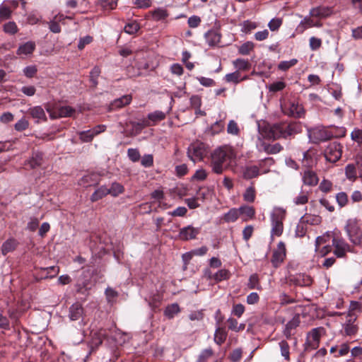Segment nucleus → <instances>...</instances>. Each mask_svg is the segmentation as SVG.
<instances>
[{
	"instance_id": "1",
	"label": "nucleus",
	"mask_w": 362,
	"mask_h": 362,
	"mask_svg": "<svg viewBox=\"0 0 362 362\" xmlns=\"http://www.w3.org/2000/svg\"><path fill=\"white\" fill-rule=\"evenodd\" d=\"M236 157L233 148L230 146H222L214 151L211 154V166L213 171L221 174L224 170V164L231 162Z\"/></svg>"
},
{
	"instance_id": "2",
	"label": "nucleus",
	"mask_w": 362,
	"mask_h": 362,
	"mask_svg": "<svg viewBox=\"0 0 362 362\" xmlns=\"http://www.w3.org/2000/svg\"><path fill=\"white\" fill-rule=\"evenodd\" d=\"M302 131V126L298 122L288 124H274L271 127L268 136L273 139L287 138L297 134Z\"/></svg>"
},
{
	"instance_id": "3",
	"label": "nucleus",
	"mask_w": 362,
	"mask_h": 362,
	"mask_svg": "<svg viewBox=\"0 0 362 362\" xmlns=\"http://www.w3.org/2000/svg\"><path fill=\"white\" fill-rule=\"evenodd\" d=\"M286 211L282 207H274L270 214L271 238L280 237L284 231L283 221L286 217Z\"/></svg>"
},
{
	"instance_id": "4",
	"label": "nucleus",
	"mask_w": 362,
	"mask_h": 362,
	"mask_svg": "<svg viewBox=\"0 0 362 362\" xmlns=\"http://www.w3.org/2000/svg\"><path fill=\"white\" fill-rule=\"evenodd\" d=\"M346 231L350 241L354 245H359L362 240V222L349 220L346 226Z\"/></svg>"
},
{
	"instance_id": "5",
	"label": "nucleus",
	"mask_w": 362,
	"mask_h": 362,
	"mask_svg": "<svg viewBox=\"0 0 362 362\" xmlns=\"http://www.w3.org/2000/svg\"><path fill=\"white\" fill-rule=\"evenodd\" d=\"M207 153L206 145L200 141H196L188 147V157L194 163L202 160Z\"/></svg>"
},
{
	"instance_id": "6",
	"label": "nucleus",
	"mask_w": 362,
	"mask_h": 362,
	"mask_svg": "<svg viewBox=\"0 0 362 362\" xmlns=\"http://www.w3.org/2000/svg\"><path fill=\"white\" fill-rule=\"evenodd\" d=\"M310 140L313 143H319L329 140L332 134L324 127H317L308 130Z\"/></svg>"
},
{
	"instance_id": "7",
	"label": "nucleus",
	"mask_w": 362,
	"mask_h": 362,
	"mask_svg": "<svg viewBox=\"0 0 362 362\" xmlns=\"http://www.w3.org/2000/svg\"><path fill=\"white\" fill-rule=\"evenodd\" d=\"M357 316L353 313H347L346 315V321L343 324V332L345 335L353 336L355 335L358 329L356 324Z\"/></svg>"
},
{
	"instance_id": "8",
	"label": "nucleus",
	"mask_w": 362,
	"mask_h": 362,
	"mask_svg": "<svg viewBox=\"0 0 362 362\" xmlns=\"http://www.w3.org/2000/svg\"><path fill=\"white\" fill-rule=\"evenodd\" d=\"M341 156L340 144L337 142L331 143L325 150V157L330 163H335Z\"/></svg>"
},
{
	"instance_id": "9",
	"label": "nucleus",
	"mask_w": 362,
	"mask_h": 362,
	"mask_svg": "<svg viewBox=\"0 0 362 362\" xmlns=\"http://www.w3.org/2000/svg\"><path fill=\"white\" fill-rule=\"evenodd\" d=\"M332 245L334 247V253L337 257H343L346 252H350V246L344 240L337 237L332 238Z\"/></svg>"
},
{
	"instance_id": "10",
	"label": "nucleus",
	"mask_w": 362,
	"mask_h": 362,
	"mask_svg": "<svg viewBox=\"0 0 362 362\" xmlns=\"http://www.w3.org/2000/svg\"><path fill=\"white\" fill-rule=\"evenodd\" d=\"M322 332V329L320 327L315 328L311 330L308 335L307 349L314 350L319 346L320 337Z\"/></svg>"
},
{
	"instance_id": "11",
	"label": "nucleus",
	"mask_w": 362,
	"mask_h": 362,
	"mask_svg": "<svg viewBox=\"0 0 362 362\" xmlns=\"http://www.w3.org/2000/svg\"><path fill=\"white\" fill-rule=\"evenodd\" d=\"M47 111L49 112V117L52 119L71 117L74 112V110L70 106H62L56 110L47 107Z\"/></svg>"
},
{
	"instance_id": "12",
	"label": "nucleus",
	"mask_w": 362,
	"mask_h": 362,
	"mask_svg": "<svg viewBox=\"0 0 362 362\" xmlns=\"http://www.w3.org/2000/svg\"><path fill=\"white\" fill-rule=\"evenodd\" d=\"M105 129L106 127L101 124L96 126L92 129L81 132L79 134L80 139L83 142H89L94 138V136L105 132Z\"/></svg>"
},
{
	"instance_id": "13",
	"label": "nucleus",
	"mask_w": 362,
	"mask_h": 362,
	"mask_svg": "<svg viewBox=\"0 0 362 362\" xmlns=\"http://www.w3.org/2000/svg\"><path fill=\"white\" fill-rule=\"evenodd\" d=\"M83 308L80 303H74L69 308V317L71 320L75 321L81 318V321L80 322L81 326H84L86 324L83 317Z\"/></svg>"
},
{
	"instance_id": "14",
	"label": "nucleus",
	"mask_w": 362,
	"mask_h": 362,
	"mask_svg": "<svg viewBox=\"0 0 362 362\" xmlns=\"http://www.w3.org/2000/svg\"><path fill=\"white\" fill-rule=\"evenodd\" d=\"M199 232V228H194L192 226H188L180 229L178 237L182 240L195 239Z\"/></svg>"
},
{
	"instance_id": "15",
	"label": "nucleus",
	"mask_w": 362,
	"mask_h": 362,
	"mask_svg": "<svg viewBox=\"0 0 362 362\" xmlns=\"http://www.w3.org/2000/svg\"><path fill=\"white\" fill-rule=\"evenodd\" d=\"M286 256V247L283 242H279L276 250L274 251L272 262L274 267H277L283 262Z\"/></svg>"
},
{
	"instance_id": "16",
	"label": "nucleus",
	"mask_w": 362,
	"mask_h": 362,
	"mask_svg": "<svg viewBox=\"0 0 362 362\" xmlns=\"http://www.w3.org/2000/svg\"><path fill=\"white\" fill-rule=\"evenodd\" d=\"M105 330H99L94 332H91V339L89 341V347L90 352L97 349L103 342V340L105 335Z\"/></svg>"
},
{
	"instance_id": "17",
	"label": "nucleus",
	"mask_w": 362,
	"mask_h": 362,
	"mask_svg": "<svg viewBox=\"0 0 362 362\" xmlns=\"http://www.w3.org/2000/svg\"><path fill=\"white\" fill-rule=\"evenodd\" d=\"M303 184L308 186H315L319 182V177L315 172L308 169L302 174Z\"/></svg>"
},
{
	"instance_id": "18",
	"label": "nucleus",
	"mask_w": 362,
	"mask_h": 362,
	"mask_svg": "<svg viewBox=\"0 0 362 362\" xmlns=\"http://www.w3.org/2000/svg\"><path fill=\"white\" fill-rule=\"evenodd\" d=\"M286 113L293 117H301L304 115V110L298 103L290 102Z\"/></svg>"
},
{
	"instance_id": "19",
	"label": "nucleus",
	"mask_w": 362,
	"mask_h": 362,
	"mask_svg": "<svg viewBox=\"0 0 362 362\" xmlns=\"http://www.w3.org/2000/svg\"><path fill=\"white\" fill-rule=\"evenodd\" d=\"M36 47V44L33 41H28L21 44L17 49L16 54L20 56L29 55L33 54Z\"/></svg>"
},
{
	"instance_id": "20",
	"label": "nucleus",
	"mask_w": 362,
	"mask_h": 362,
	"mask_svg": "<svg viewBox=\"0 0 362 362\" xmlns=\"http://www.w3.org/2000/svg\"><path fill=\"white\" fill-rule=\"evenodd\" d=\"M240 216L242 218L243 221H247L253 219L255 215V210L253 206L243 205L239 207Z\"/></svg>"
},
{
	"instance_id": "21",
	"label": "nucleus",
	"mask_w": 362,
	"mask_h": 362,
	"mask_svg": "<svg viewBox=\"0 0 362 362\" xmlns=\"http://www.w3.org/2000/svg\"><path fill=\"white\" fill-rule=\"evenodd\" d=\"M28 113L33 119H37V122L47 120L45 112L41 106L30 107L28 110Z\"/></svg>"
},
{
	"instance_id": "22",
	"label": "nucleus",
	"mask_w": 362,
	"mask_h": 362,
	"mask_svg": "<svg viewBox=\"0 0 362 362\" xmlns=\"http://www.w3.org/2000/svg\"><path fill=\"white\" fill-rule=\"evenodd\" d=\"M132 96L130 95H125L122 97L115 100L111 103V110L122 108L124 106L129 105L132 101Z\"/></svg>"
},
{
	"instance_id": "23",
	"label": "nucleus",
	"mask_w": 362,
	"mask_h": 362,
	"mask_svg": "<svg viewBox=\"0 0 362 362\" xmlns=\"http://www.w3.org/2000/svg\"><path fill=\"white\" fill-rule=\"evenodd\" d=\"M331 10L328 7L319 6L313 8L310 11V16L317 18H325L329 16Z\"/></svg>"
},
{
	"instance_id": "24",
	"label": "nucleus",
	"mask_w": 362,
	"mask_h": 362,
	"mask_svg": "<svg viewBox=\"0 0 362 362\" xmlns=\"http://www.w3.org/2000/svg\"><path fill=\"white\" fill-rule=\"evenodd\" d=\"M206 40L209 45L215 46L221 40V35L215 30H209L206 33Z\"/></svg>"
},
{
	"instance_id": "25",
	"label": "nucleus",
	"mask_w": 362,
	"mask_h": 362,
	"mask_svg": "<svg viewBox=\"0 0 362 362\" xmlns=\"http://www.w3.org/2000/svg\"><path fill=\"white\" fill-rule=\"evenodd\" d=\"M336 238L330 233H326L321 236H318L315 240V250H317L319 247H321L323 245L329 244L330 242L332 243V238Z\"/></svg>"
},
{
	"instance_id": "26",
	"label": "nucleus",
	"mask_w": 362,
	"mask_h": 362,
	"mask_svg": "<svg viewBox=\"0 0 362 362\" xmlns=\"http://www.w3.org/2000/svg\"><path fill=\"white\" fill-rule=\"evenodd\" d=\"M17 246V241L13 238L8 239L6 240L1 246V253L3 255H6L8 252H11L15 250Z\"/></svg>"
},
{
	"instance_id": "27",
	"label": "nucleus",
	"mask_w": 362,
	"mask_h": 362,
	"mask_svg": "<svg viewBox=\"0 0 362 362\" xmlns=\"http://www.w3.org/2000/svg\"><path fill=\"white\" fill-rule=\"evenodd\" d=\"M243 173L244 178L249 180L258 176L259 170L256 165L247 166L244 168Z\"/></svg>"
},
{
	"instance_id": "28",
	"label": "nucleus",
	"mask_w": 362,
	"mask_h": 362,
	"mask_svg": "<svg viewBox=\"0 0 362 362\" xmlns=\"http://www.w3.org/2000/svg\"><path fill=\"white\" fill-rule=\"evenodd\" d=\"M301 221L307 226V224L315 226L321 223V217L317 215L305 214L301 217Z\"/></svg>"
},
{
	"instance_id": "29",
	"label": "nucleus",
	"mask_w": 362,
	"mask_h": 362,
	"mask_svg": "<svg viewBox=\"0 0 362 362\" xmlns=\"http://www.w3.org/2000/svg\"><path fill=\"white\" fill-rule=\"evenodd\" d=\"M312 16H305L299 23L297 30L303 33L306 29L314 27V20L311 18Z\"/></svg>"
},
{
	"instance_id": "30",
	"label": "nucleus",
	"mask_w": 362,
	"mask_h": 362,
	"mask_svg": "<svg viewBox=\"0 0 362 362\" xmlns=\"http://www.w3.org/2000/svg\"><path fill=\"white\" fill-rule=\"evenodd\" d=\"M256 197V190L253 185H250L246 188L245 191L243 194L244 201L249 203L255 202Z\"/></svg>"
},
{
	"instance_id": "31",
	"label": "nucleus",
	"mask_w": 362,
	"mask_h": 362,
	"mask_svg": "<svg viewBox=\"0 0 362 362\" xmlns=\"http://www.w3.org/2000/svg\"><path fill=\"white\" fill-rule=\"evenodd\" d=\"M58 272L59 269L54 266L47 268H42L40 270L41 278H53L58 274Z\"/></svg>"
},
{
	"instance_id": "32",
	"label": "nucleus",
	"mask_w": 362,
	"mask_h": 362,
	"mask_svg": "<svg viewBox=\"0 0 362 362\" xmlns=\"http://www.w3.org/2000/svg\"><path fill=\"white\" fill-rule=\"evenodd\" d=\"M98 183V175L95 173L83 176L80 182V185L85 187L90 186Z\"/></svg>"
},
{
	"instance_id": "33",
	"label": "nucleus",
	"mask_w": 362,
	"mask_h": 362,
	"mask_svg": "<svg viewBox=\"0 0 362 362\" xmlns=\"http://www.w3.org/2000/svg\"><path fill=\"white\" fill-rule=\"evenodd\" d=\"M299 325V319L298 317H294L291 320H290L286 325L284 329L285 336L288 338L291 335L292 329L297 327Z\"/></svg>"
},
{
	"instance_id": "34",
	"label": "nucleus",
	"mask_w": 362,
	"mask_h": 362,
	"mask_svg": "<svg viewBox=\"0 0 362 362\" xmlns=\"http://www.w3.org/2000/svg\"><path fill=\"white\" fill-rule=\"evenodd\" d=\"M180 311V307L178 305V304L177 303H173V304H171L170 305H168L165 311H164V313H165V315L169 318V319H172L175 317V315H177V313H179Z\"/></svg>"
},
{
	"instance_id": "35",
	"label": "nucleus",
	"mask_w": 362,
	"mask_h": 362,
	"mask_svg": "<svg viewBox=\"0 0 362 362\" xmlns=\"http://www.w3.org/2000/svg\"><path fill=\"white\" fill-rule=\"evenodd\" d=\"M107 194H109L108 188L105 186H102L94 192V193L90 197V199L92 202H96Z\"/></svg>"
},
{
	"instance_id": "36",
	"label": "nucleus",
	"mask_w": 362,
	"mask_h": 362,
	"mask_svg": "<svg viewBox=\"0 0 362 362\" xmlns=\"http://www.w3.org/2000/svg\"><path fill=\"white\" fill-rule=\"evenodd\" d=\"M239 208H233L228 211L224 216V219L227 222H234L240 217Z\"/></svg>"
},
{
	"instance_id": "37",
	"label": "nucleus",
	"mask_w": 362,
	"mask_h": 362,
	"mask_svg": "<svg viewBox=\"0 0 362 362\" xmlns=\"http://www.w3.org/2000/svg\"><path fill=\"white\" fill-rule=\"evenodd\" d=\"M124 190V188L121 184L118 182H113L110 188L108 189V193L113 197H117L120 194H122Z\"/></svg>"
},
{
	"instance_id": "38",
	"label": "nucleus",
	"mask_w": 362,
	"mask_h": 362,
	"mask_svg": "<svg viewBox=\"0 0 362 362\" xmlns=\"http://www.w3.org/2000/svg\"><path fill=\"white\" fill-rule=\"evenodd\" d=\"M254 49V43L247 41L238 47V52L242 55H247Z\"/></svg>"
},
{
	"instance_id": "39",
	"label": "nucleus",
	"mask_w": 362,
	"mask_h": 362,
	"mask_svg": "<svg viewBox=\"0 0 362 362\" xmlns=\"http://www.w3.org/2000/svg\"><path fill=\"white\" fill-rule=\"evenodd\" d=\"M233 65L238 70L246 71L250 67V64L247 60L243 59H237L233 62Z\"/></svg>"
},
{
	"instance_id": "40",
	"label": "nucleus",
	"mask_w": 362,
	"mask_h": 362,
	"mask_svg": "<svg viewBox=\"0 0 362 362\" xmlns=\"http://www.w3.org/2000/svg\"><path fill=\"white\" fill-rule=\"evenodd\" d=\"M307 226L300 219L298 223L296 226L295 230V235L298 238L303 237L307 232Z\"/></svg>"
},
{
	"instance_id": "41",
	"label": "nucleus",
	"mask_w": 362,
	"mask_h": 362,
	"mask_svg": "<svg viewBox=\"0 0 362 362\" xmlns=\"http://www.w3.org/2000/svg\"><path fill=\"white\" fill-rule=\"evenodd\" d=\"M247 286L250 289L261 290L262 287L259 283V278L257 274H252L250 276Z\"/></svg>"
},
{
	"instance_id": "42",
	"label": "nucleus",
	"mask_w": 362,
	"mask_h": 362,
	"mask_svg": "<svg viewBox=\"0 0 362 362\" xmlns=\"http://www.w3.org/2000/svg\"><path fill=\"white\" fill-rule=\"evenodd\" d=\"M286 87V83L282 81H275L267 86L269 92L276 93L282 90Z\"/></svg>"
},
{
	"instance_id": "43",
	"label": "nucleus",
	"mask_w": 362,
	"mask_h": 362,
	"mask_svg": "<svg viewBox=\"0 0 362 362\" xmlns=\"http://www.w3.org/2000/svg\"><path fill=\"white\" fill-rule=\"evenodd\" d=\"M230 277V272L227 269H220L214 275V280L216 281H221L223 280L228 279Z\"/></svg>"
},
{
	"instance_id": "44",
	"label": "nucleus",
	"mask_w": 362,
	"mask_h": 362,
	"mask_svg": "<svg viewBox=\"0 0 362 362\" xmlns=\"http://www.w3.org/2000/svg\"><path fill=\"white\" fill-rule=\"evenodd\" d=\"M226 332L223 329L218 328L216 330L214 341L216 344L221 345L226 340Z\"/></svg>"
},
{
	"instance_id": "45",
	"label": "nucleus",
	"mask_w": 362,
	"mask_h": 362,
	"mask_svg": "<svg viewBox=\"0 0 362 362\" xmlns=\"http://www.w3.org/2000/svg\"><path fill=\"white\" fill-rule=\"evenodd\" d=\"M313 153L309 150L303 153L302 163L306 167H311L313 165L315 160L312 158Z\"/></svg>"
},
{
	"instance_id": "46",
	"label": "nucleus",
	"mask_w": 362,
	"mask_h": 362,
	"mask_svg": "<svg viewBox=\"0 0 362 362\" xmlns=\"http://www.w3.org/2000/svg\"><path fill=\"white\" fill-rule=\"evenodd\" d=\"M129 123L133 128L131 135H136L139 134L143 128L148 126L146 121H143L142 122H130Z\"/></svg>"
},
{
	"instance_id": "47",
	"label": "nucleus",
	"mask_w": 362,
	"mask_h": 362,
	"mask_svg": "<svg viewBox=\"0 0 362 362\" xmlns=\"http://www.w3.org/2000/svg\"><path fill=\"white\" fill-rule=\"evenodd\" d=\"M228 328L235 332H238L240 330H243L245 329V325L244 324L238 325V322L235 319L229 318L228 320Z\"/></svg>"
},
{
	"instance_id": "48",
	"label": "nucleus",
	"mask_w": 362,
	"mask_h": 362,
	"mask_svg": "<svg viewBox=\"0 0 362 362\" xmlns=\"http://www.w3.org/2000/svg\"><path fill=\"white\" fill-rule=\"evenodd\" d=\"M226 81L227 82H233L235 83H239L240 81L246 78L245 77L240 79V74L238 71H235L233 73L228 74L225 76Z\"/></svg>"
},
{
	"instance_id": "49",
	"label": "nucleus",
	"mask_w": 362,
	"mask_h": 362,
	"mask_svg": "<svg viewBox=\"0 0 362 362\" xmlns=\"http://www.w3.org/2000/svg\"><path fill=\"white\" fill-rule=\"evenodd\" d=\"M345 173L349 180H354L356 178V170L354 165L349 164L345 168Z\"/></svg>"
},
{
	"instance_id": "50",
	"label": "nucleus",
	"mask_w": 362,
	"mask_h": 362,
	"mask_svg": "<svg viewBox=\"0 0 362 362\" xmlns=\"http://www.w3.org/2000/svg\"><path fill=\"white\" fill-rule=\"evenodd\" d=\"M168 13L166 10L163 8H157L152 11V16L156 21H160L167 17Z\"/></svg>"
},
{
	"instance_id": "51",
	"label": "nucleus",
	"mask_w": 362,
	"mask_h": 362,
	"mask_svg": "<svg viewBox=\"0 0 362 362\" xmlns=\"http://www.w3.org/2000/svg\"><path fill=\"white\" fill-rule=\"evenodd\" d=\"M313 280L307 275H300L297 279V283L300 286H308L312 284Z\"/></svg>"
},
{
	"instance_id": "52",
	"label": "nucleus",
	"mask_w": 362,
	"mask_h": 362,
	"mask_svg": "<svg viewBox=\"0 0 362 362\" xmlns=\"http://www.w3.org/2000/svg\"><path fill=\"white\" fill-rule=\"evenodd\" d=\"M42 160V154L41 153H37L30 159L28 160L27 165H28L31 168H34L36 166H38L41 164Z\"/></svg>"
},
{
	"instance_id": "53",
	"label": "nucleus",
	"mask_w": 362,
	"mask_h": 362,
	"mask_svg": "<svg viewBox=\"0 0 362 362\" xmlns=\"http://www.w3.org/2000/svg\"><path fill=\"white\" fill-rule=\"evenodd\" d=\"M297 62L298 61L296 59H292L290 61H283L279 63V64L278 65V67L280 70L286 71L291 66L296 64Z\"/></svg>"
},
{
	"instance_id": "54",
	"label": "nucleus",
	"mask_w": 362,
	"mask_h": 362,
	"mask_svg": "<svg viewBox=\"0 0 362 362\" xmlns=\"http://www.w3.org/2000/svg\"><path fill=\"white\" fill-rule=\"evenodd\" d=\"M332 183L329 180H322L319 185V189L321 192L327 193L332 190Z\"/></svg>"
},
{
	"instance_id": "55",
	"label": "nucleus",
	"mask_w": 362,
	"mask_h": 362,
	"mask_svg": "<svg viewBox=\"0 0 362 362\" xmlns=\"http://www.w3.org/2000/svg\"><path fill=\"white\" fill-rule=\"evenodd\" d=\"M148 117L153 122H158L165 119V114L161 111H156L149 114Z\"/></svg>"
},
{
	"instance_id": "56",
	"label": "nucleus",
	"mask_w": 362,
	"mask_h": 362,
	"mask_svg": "<svg viewBox=\"0 0 362 362\" xmlns=\"http://www.w3.org/2000/svg\"><path fill=\"white\" fill-rule=\"evenodd\" d=\"M139 29V25L136 22H132L128 23L124 27V31L128 34H134L136 33Z\"/></svg>"
},
{
	"instance_id": "57",
	"label": "nucleus",
	"mask_w": 362,
	"mask_h": 362,
	"mask_svg": "<svg viewBox=\"0 0 362 362\" xmlns=\"http://www.w3.org/2000/svg\"><path fill=\"white\" fill-rule=\"evenodd\" d=\"M257 27V25L256 23L250 21H245L242 24V31L244 33H249L252 30L255 29Z\"/></svg>"
},
{
	"instance_id": "58",
	"label": "nucleus",
	"mask_w": 362,
	"mask_h": 362,
	"mask_svg": "<svg viewBox=\"0 0 362 362\" xmlns=\"http://www.w3.org/2000/svg\"><path fill=\"white\" fill-rule=\"evenodd\" d=\"M227 132L230 134H233V135L238 134L239 128H238L237 123L235 121L230 120L229 122V123L228 124V127H227Z\"/></svg>"
},
{
	"instance_id": "59",
	"label": "nucleus",
	"mask_w": 362,
	"mask_h": 362,
	"mask_svg": "<svg viewBox=\"0 0 362 362\" xmlns=\"http://www.w3.org/2000/svg\"><path fill=\"white\" fill-rule=\"evenodd\" d=\"M310 47L312 50H316L319 49L322 45V40L320 38L315 37H311L309 40Z\"/></svg>"
},
{
	"instance_id": "60",
	"label": "nucleus",
	"mask_w": 362,
	"mask_h": 362,
	"mask_svg": "<svg viewBox=\"0 0 362 362\" xmlns=\"http://www.w3.org/2000/svg\"><path fill=\"white\" fill-rule=\"evenodd\" d=\"M28 120L22 118L16 123L15 129L19 132L25 130L28 127Z\"/></svg>"
},
{
	"instance_id": "61",
	"label": "nucleus",
	"mask_w": 362,
	"mask_h": 362,
	"mask_svg": "<svg viewBox=\"0 0 362 362\" xmlns=\"http://www.w3.org/2000/svg\"><path fill=\"white\" fill-rule=\"evenodd\" d=\"M336 199L339 205L342 207L344 206L348 202V197L344 192H339L336 196Z\"/></svg>"
},
{
	"instance_id": "62",
	"label": "nucleus",
	"mask_w": 362,
	"mask_h": 362,
	"mask_svg": "<svg viewBox=\"0 0 362 362\" xmlns=\"http://www.w3.org/2000/svg\"><path fill=\"white\" fill-rule=\"evenodd\" d=\"M4 30L7 33L15 34L17 32L18 28L14 22H8L4 25Z\"/></svg>"
},
{
	"instance_id": "63",
	"label": "nucleus",
	"mask_w": 362,
	"mask_h": 362,
	"mask_svg": "<svg viewBox=\"0 0 362 362\" xmlns=\"http://www.w3.org/2000/svg\"><path fill=\"white\" fill-rule=\"evenodd\" d=\"M281 23L282 21L280 18H273L269 21L268 26L272 31H275L279 28Z\"/></svg>"
},
{
	"instance_id": "64",
	"label": "nucleus",
	"mask_w": 362,
	"mask_h": 362,
	"mask_svg": "<svg viewBox=\"0 0 362 362\" xmlns=\"http://www.w3.org/2000/svg\"><path fill=\"white\" fill-rule=\"evenodd\" d=\"M351 137L354 141L362 143V130L354 129L351 134Z\"/></svg>"
}]
</instances>
